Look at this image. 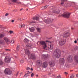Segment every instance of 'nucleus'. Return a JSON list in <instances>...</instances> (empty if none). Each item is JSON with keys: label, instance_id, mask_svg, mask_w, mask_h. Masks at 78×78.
Segmentation results:
<instances>
[{"label": "nucleus", "instance_id": "nucleus-1", "mask_svg": "<svg viewBox=\"0 0 78 78\" xmlns=\"http://www.w3.org/2000/svg\"><path fill=\"white\" fill-rule=\"evenodd\" d=\"M25 54L26 55H28L29 58L30 59H34L35 58V56H34V53H32L29 51V50L27 49L25 50Z\"/></svg>", "mask_w": 78, "mask_h": 78}, {"label": "nucleus", "instance_id": "nucleus-2", "mask_svg": "<svg viewBox=\"0 0 78 78\" xmlns=\"http://www.w3.org/2000/svg\"><path fill=\"white\" fill-rule=\"evenodd\" d=\"M55 53H56V56L57 58L61 57V51L58 48H56L55 50Z\"/></svg>", "mask_w": 78, "mask_h": 78}, {"label": "nucleus", "instance_id": "nucleus-3", "mask_svg": "<svg viewBox=\"0 0 78 78\" xmlns=\"http://www.w3.org/2000/svg\"><path fill=\"white\" fill-rule=\"evenodd\" d=\"M65 40L63 39V38H60L58 41V44L60 45H63L64 44H65L66 41H65Z\"/></svg>", "mask_w": 78, "mask_h": 78}, {"label": "nucleus", "instance_id": "nucleus-4", "mask_svg": "<svg viewBox=\"0 0 78 78\" xmlns=\"http://www.w3.org/2000/svg\"><path fill=\"white\" fill-rule=\"evenodd\" d=\"M4 73L5 74L7 75H11L12 73V71H11L9 69L6 68L4 71Z\"/></svg>", "mask_w": 78, "mask_h": 78}, {"label": "nucleus", "instance_id": "nucleus-5", "mask_svg": "<svg viewBox=\"0 0 78 78\" xmlns=\"http://www.w3.org/2000/svg\"><path fill=\"white\" fill-rule=\"evenodd\" d=\"M40 44H41V45H43V49H45L47 48V44L45 43V41H41Z\"/></svg>", "mask_w": 78, "mask_h": 78}, {"label": "nucleus", "instance_id": "nucleus-6", "mask_svg": "<svg viewBox=\"0 0 78 78\" xmlns=\"http://www.w3.org/2000/svg\"><path fill=\"white\" fill-rule=\"evenodd\" d=\"M4 61L5 62H9L11 61V58L8 56H6Z\"/></svg>", "mask_w": 78, "mask_h": 78}, {"label": "nucleus", "instance_id": "nucleus-7", "mask_svg": "<svg viewBox=\"0 0 78 78\" xmlns=\"http://www.w3.org/2000/svg\"><path fill=\"white\" fill-rule=\"evenodd\" d=\"M70 13H67L66 12H65L64 13H63L62 16L63 17H66V18H69V17H70Z\"/></svg>", "mask_w": 78, "mask_h": 78}, {"label": "nucleus", "instance_id": "nucleus-8", "mask_svg": "<svg viewBox=\"0 0 78 78\" xmlns=\"http://www.w3.org/2000/svg\"><path fill=\"white\" fill-rule=\"evenodd\" d=\"M53 20H51V19H48L47 20H44V21L46 23H51Z\"/></svg>", "mask_w": 78, "mask_h": 78}, {"label": "nucleus", "instance_id": "nucleus-9", "mask_svg": "<svg viewBox=\"0 0 78 78\" xmlns=\"http://www.w3.org/2000/svg\"><path fill=\"white\" fill-rule=\"evenodd\" d=\"M62 36L63 37H67L69 36V33L66 32H65L62 34Z\"/></svg>", "mask_w": 78, "mask_h": 78}, {"label": "nucleus", "instance_id": "nucleus-10", "mask_svg": "<svg viewBox=\"0 0 78 78\" xmlns=\"http://www.w3.org/2000/svg\"><path fill=\"white\" fill-rule=\"evenodd\" d=\"M4 40L7 43H8V42H10V40L8 39V37H4L3 38Z\"/></svg>", "mask_w": 78, "mask_h": 78}, {"label": "nucleus", "instance_id": "nucleus-11", "mask_svg": "<svg viewBox=\"0 0 78 78\" xmlns=\"http://www.w3.org/2000/svg\"><path fill=\"white\" fill-rule=\"evenodd\" d=\"M48 48L49 49L52 50L53 48V44H49L48 45Z\"/></svg>", "mask_w": 78, "mask_h": 78}, {"label": "nucleus", "instance_id": "nucleus-12", "mask_svg": "<svg viewBox=\"0 0 78 78\" xmlns=\"http://www.w3.org/2000/svg\"><path fill=\"white\" fill-rule=\"evenodd\" d=\"M47 66H48V63L47 62H44L43 63V66L44 68H45L46 67H47Z\"/></svg>", "mask_w": 78, "mask_h": 78}, {"label": "nucleus", "instance_id": "nucleus-13", "mask_svg": "<svg viewBox=\"0 0 78 78\" xmlns=\"http://www.w3.org/2000/svg\"><path fill=\"white\" fill-rule=\"evenodd\" d=\"M49 64L51 66V67H53V66H54L55 64H54V63L53 62H50L49 63Z\"/></svg>", "mask_w": 78, "mask_h": 78}, {"label": "nucleus", "instance_id": "nucleus-14", "mask_svg": "<svg viewBox=\"0 0 78 78\" xmlns=\"http://www.w3.org/2000/svg\"><path fill=\"white\" fill-rule=\"evenodd\" d=\"M25 27V24H23L22 25V23H20L19 26L20 28H22V27Z\"/></svg>", "mask_w": 78, "mask_h": 78}, {"label": "nucleus", "instance_id": "nucleus-15", "mask_svg": "<svg viewBox=\"0 0 78 78\" xmlns=\"http://www.w3.org/2000/svg\"><path fill=\"white\" fill-rule=\"evenodd\" d=\"M29 30L31 32H33L34 31V27H32L29 29Z\"/></svg>", "mask_w": 78, "mask_h": 78}, {"label": "nucleus", "instance_id": "nucleus-16", "mask_svg": "<svg viewBox=\"0 0 78 78\" xmlns=\"http://www.w3.org/2000/svg\"><path fill=\"white\" fill-rule=\"evenodd\" d=\"M29 73H30V72H29V71H28V73L25 74L24 76H25V77H27V76H29Z\"/></svg>", "mask_w": 78, "mask_h": 78}, {"label": "nucleus", "instance_id": "nucleus-17", "mask_svg": "<svg viewBox=\"0 0 78 78\" xmlns=\"http://www.w3.org/2000/svg\"><path fill=\"white\" fill-rule=\"evenodd\" d=\"M5 37L4 34H0V38L1 39Z\"/></svg>", "mask_w": 78, "mask_h": 78}, {"label": "nucleus", "instance_id": "nucleus-18", "mask_svg": "<svg viewBox=\"0 0 78 78\" xmlns=\"http://www.w3.org/2000/svg\"><path fill=\"white\" fill-rule=\"evenodd\" d=\"M33 19L34 20H39V17H33Z\"/></svg>", "mask_w": 78, "mask_h": 78}, {"label": "nucleus", "instance_id": "nucleus-19", "mask_svg": "<svg viewBox=\"0 0 78 78\" xmlns=\"http://www.w3.org/2000/svg\"><path fill=\"white\" fill-rule=\"evenodd\" d=\"M74 60L75 62H77L78 63V58L77 57H75L74 58Z\"/></svg>", "mask_w": 78, "mask_h": 78}, {"label": "nucleus", "instance_id": "nucleus-20", "mask_svg": "<svg viewBox=\"0 0 78 78\" xmlns=\"http://www.w3.org/2000/svg\"><path fill=\"white\" fill-rule=\"evenodd\" d=\"M5 44V42L4 40H1L0 41V44Z\"/></svg>", "mask_w": 78, "mask_h": 78}, {"label": "nucleus", "instance_id": "nucleus-21", "mask_svg": "<svg viewBox=\"0 0 78 78\" xmlns=\"http://www.w3.org/2000/svg\"><path fill=\"white\" fill-rule=\"evenodd\" d=\"M29 40L27 38H25L24 39V42H25V43H27V42H28Z\"/></svg>", "mask_w": 78, "mask_h": 78}, {"label": "nucleus", "instance_id": "nucleus-22", "mask_svg": "<svg viewBox=\"0 0 78 78\" xmlns=\"http://www.w3.org/2000/svg\"><path fill=\"white\" fill-rule=\"evenodd\" d=\"M53 12L54 13H57L58 14V13H59V11H57V10H54Z\"/></svg>", "mask_w": 78, "mask_h": 78}, {"label": "nucleus", "instance_id": "nucleus-23", "mask_svg": "<svg viewBox=\"0 0 78 78\" xmlns=\"http://www.w3.org/2000/svg\"><path fill=\"white\" fill-rule=\"evenodd\" d=\"M3 64V62L2 61V60L0 59V65H2Z\"/></svg>", "mask_w": 78, "mask_h": 78}, {"label": "nucleus", "instance_id": "nucleus-24", "mask_svg": "<svg viewBox=\"0 0 78 78\" xmlns=\"http://www.w3.org/2000/svg\"><path fill=\"white\" fill-rule=\"evenodd\" d=\"M16 49L17 51H19V49H20V46H18Z\"/></svg>", "mask_w": 78, "mask_h": 78}, {"label": "nucleus", "instance_id": "nucleus-25", "mask_svg": "<svg viewBox=\"0 0 78 78\" xmlns=\"http://www.w3.org/2000/svg\"><path fill=\"white\" fill-rule=\"evenodd\" d=\"M37 30L38 31V32H40L41 31V29H40V28H37Z\"/></svg>", "mask_w": 78, "mask_h": 78}, {"label": "nucleus", "instance_id": "nucleus-26", "mask_svg": "<svg viewBox=\"0 0 78 78\" xmlns=\"http://www.w3.org/2000/svg\"><path fill=\"white\" fill-rule=\"evenodd\" d=\"M41 62L40 60L38 61L37 62V64H40V63H41Z\"/></svg>", "mask_w": 78, "mask_h": 78}, {"label": "nucleus", "instance_id": "nucleus-27", "mask_svg": "<svg viewBox=\"0 0 78 78\" xmlns=\"http://www.w3.org/2000/svg\"><path fill=\"white\" fill-rule=\"evenodd\" d=\"M64 1H65L64 0H61L62 2L61 3V5H63L64 4L63 2H64Z\"/></svg>", "mask_w": 78, "mask_h": 78}, {"label": "nucleus", "instance_id": "nucleus-28", "mask_svg": "<svg viewBox=\"0 0 78 78\" xmlns=\"http://www.w3.org/2000/svg\"><path fill=\"white\" fill-rule=\"evenodd\" d=\"M20 62H21V63H23V62H24V60H20Z\"/></svg>", "mask_w": 78, "mask_h": 78}, {"label": "nucleus", "instance_id": "nucleus-29", "mask_svg": "<svg viewBox=\"0 0 78 78\" xmlns=\"http://www.w3.org/2000/svg\"><path fill=\"white\" fill-rule=\"evenodd\" d=\"M14 40H13L11 41L10 43H11L12 44L13 43H14Z\"/></svg>", "mask_w": 78, "mask_h": 78}, {"label": "nucleus", "instance_id": "nucleus-30", "mask_svg": "<svg viewBox=\"0 0 78 78\" xmlns=\"http://www.w3.org/2000/svg\"><path fill=\"white\" fill-rule=\"evenodd\" d=\"M70 78H74V75H72L71 76Z\"/></svg>", "mask_w": 78, "mask_h": 78}, {"label": "nucleus", "instance_id": "nucleus-31", "mask_svg": "<svg viewBox=\"0 0 78 78\" xmlns=\"http://www.w3.org/2000/svg\"><path fill=\"white\" fill-rule=\"evenodd\" d=\"M34 74L33 73H32L31 74V77H33V76H34Z\"/></svg>", "mask_w": 78, "mask_h": 78}, {"label": "nucleus", "instance_id": "nucleus-32", "mask_svg": "<svg viewBox=\"0 0 78 78\" xmlns=\"http://www.w3.org/2000/svg\"><path fill=\"white\" fill-rule=\"evenodd\" d=\"M9 33H10V34H12V33H13V31L10 30L9 31Z\"/></svg>", "mask_w": 78, "mask_h": 78}, {"label": "nucleus", "instance_id": "nucleus-33", "mask_svg": "<svg viewBox=\"0 0 78 78\" xmlns=\"http://www.w3.org/2000/svg\"><path fill=\"white\" fill-rule=\"evenodd\" d=\"M17 0H12V2H17Z\"/></svg>", "mask_w": 78, "mask_h": 78}, {"label": "nucleus", "instance_id": "nucleus-34", "mask_svg": "<svg viewBox=\"0 0 78 78\" xmlns=\"http://www.w3.org/2000/svg\"><path fill=\"white\" fill-rule=\"evenodd\" d=\"M27 70H30V68L29 67H27Z\"/></svg>", "mask_w": 78, "mask_h": 78}, {"label": "nucleus", "instance_id": "nucleus-35", "mask_svg": "<svg viewBox=\"0 0 78 78\" xmlns=\"http://www.w3.org/2000/svg\"><path fill=\"white\" fill-rule=\"evenodd\" d=\"M47 8V5H46L44 7V9H46Z\"/></svg>", "mask_w": 78, "mask_h": 78}, {"label": "nucleus", "instance_id": "nucleus-36", "mask_svg": "<svg viewBox=\"0 0 78 78\" xmlns=\"http://www.w3.org/2000/svg\"><path fill=\"white\" fill-rule=\"evenodd\" d=\"M5 50H6V51H10V49H5Z\"/></svg>", "mask_w": 78, "mask_h": 78}, {"label": "nucleus", "instance_id": "nucleus-37", "mask_svg": "<svg viewBox=\"0 0 78 78\" xmlns=\"http://www.w3.org/2000/svg\"><path fill=\"white\" fill-rule=\"evenodd\" d=\"M57 78H61V76H58L57 77Z\"/></svg>", "mask_w": 78, "mask_h": 78}, {"label": "nucleus", "instance_id": "nucleus-38", "mask_svg": "<svg viewBox=\"0 0 78 78\" xmlns=\"http://www.w3.org/2000/svg\"><path fill=\"white\" fill-rule=\"evenodd\" d=\"M29 23H34V22H30Z\"/></svg>", "mask_w": 78, "mask_h": 78}, {"label": "nucleus", "instance_id": "nucleus-39", "mask_svg": "<svg viewBox=\"0 0 78 78\" xmlns=\"http://www.w3.org/2000/svg\"><path fill=\"white\" fill-rule=\"evenodd\" d=\"M62 62H64V58H62Z\"/></svg>", "mask_w": 78, "mask_h": 78}, {"label": "nucleus", "instance_id": "nucleus-40", "mask_svg": "<svg viewBox=\"0 0 78 78\" xmlns=\"http://www.w3.org/2000/svg\"><path fill=\"white\" fill-rule=\"evenodd\" d=\"M74 43H75V44H76V43H77V41H76L75 40V41H74Z\"/></svg>", "mask_w": 78, "mask_h": 78}, {"label": "nucleus", "instance_id": "nucleus-41", "mask_svg": "<svg viewBox=\"0 0 78 78\" xmlns=\"http://www.w3.org/2000/svg\"><path fill=\"white\" fill-rule=\"evenodd\" d=\"M65 75H67V74H68V73H67L66 72H65Z\"/></svg>", "mask_w": 78, "mask_h": 78}, {"label": "nucleus", "instance_id": "nucleus-42", "mask_svg": "<svg viewBox=\"0 0 78 78\" xmlns=\"http://www.w3.org/2000/svg\"><path fill=\"white\" fill-rule=\"evenodd\" d=\"M14 22V20H12L11 21V22H12V23H13V22Z\"/></svg>", "mask_w": 78, "mask_h": 78}, {"label": "nucleus", "instance_id": "nucleus-43", "mask_svg": "<svg viewBox=\"0 0 78 78\" xmlns=\"http://www.w3.org/2000/svg\"><path fill=\"white\" fill-rule=\"evenodd\" d=\"M8 13H6L5 15V16H8Z\"/></svg>", "mask_w": 78, "mask_h": 78}, {"label": "nucleus", "instance_id": "nucleus-44", "mask_svg": "<svg viewBox=\"0 0 78 78\" xmlns=\"http://www.w3.org/2000/svg\"><path fill=\"white\" fill-rule=\"evenodd\" d=\"M70 59L71 61H72V60H73V58H70Z\"/></svg>", "mask_w": 78, "mask_h": 78}, {"label": "nucleus", "instance_id": "nucleus-45", "mask_svg": "<svg viewBox=\"0 0 78 78\" xmlns=\"http://www.w3.org/2000/svg\"><path fill=\"white\" fill-rule=\"evenodd\" d=\"M31 70H32V71H33V68H31Z\"/></svg>", "mask_w": 78, "mask_h": 78}, {"label": "nucleus", "instance_id": "nucleus-46", "mask_svg": "<svg viewBox=\"0 0 78 78\" xmlns=\"http://www.w3.org/2000/svg\"><path fill=\"white\" fill-rule=\"evenodd\" d=\"M76 76L77 77H78V74L76 75Z\"/></svg>", "mask_w": 78, "mask_h": 78}, {"label": "nucleus", "instance_id": "nucleus-47", "mask_svg": "<svg viewBox=\"0 0 78 78\" xmlns=\"http://www.w3.org/2000/svg\"><path fill=\"white\" fill-rule=\"evenodd\" d=\"M23 9H20V11H22Z\"/></svg>", "mask_w": 78, "mask_h": 78}, {"label": "nucleus", "instance_id": "nucleus-48", "mask_svg": "<svg viewBox=\"0 0 78 78\" xmlns=\"http://www.w3.org/2000/svg\"><path fill=\"white\" fill-rule=\"evenodd\" d=\"M77 41H78V38H77Z\"/></svg>", "mask_w": 78, "mask_h": 78}, {"label": "nucleus", "instance_id": "nucleus-49", "mask_svg": "<svg viewBox=\"0 0 78 78\" xmlns=\"http://www.w3.org/2000/svg\"><path fill=\"white\" fill-rule=\"evenodd\" d=\"M18 73H17V75L16 76H17V74H18Z\"/></svg>", "mask_w": 78, "mask_h": 78}, {"label": "nucleus", "instance_id": "nucleus-50", "mask_svg": "<svg viewBox=\"0 0 78 78\" xmlns=\"http://www.w3.org/2000/svg\"><path fill=\"white\" fill-rule=\"evenodd\" d=\"M71 29H73V28H71Z\"/></svg>", "mask_w": 78, "mask_h": 78}, {"label": "nucleus", "instance_id": "nucleus-51", "mask_svg": "<svg viewBox=\"0 0 78 78\" xmlns=\"http://www.w3.org/2000/svg\"><path fill=\"white\" fill-rule=\"evenodd\" d=\"M46 42H48V41H46Z\"/></svg>", "mask_w": 78, "mask_h": 78}, {"label": "nucleus", "instance_id": "nucleus-52", "mask_svg": "<svg viewBox=\"0 0 78 78\" xmlns=\"http://www.w3.org/2000/svg\"><path fill=\"white\" fill-rule=\"evenodd\" d=\"M53 76V75H52V76Z\"/></svg>", "mask_w": 78, "mask_h": 78}, {"label": "nucleus", "instance_id": "nucleus-53", "mask_svg": "<svg viewBox=\"0 0 78 78\" xmlns=\"http://www.w3.org/2000/svg\"><path fill=\"white\" fill-rule=\"evenodd\" d=\"M28 23H29V22L28 21Z\"/></svg>", "mask_w": 78, "mask_h": 78}, {"label": "nucleus", "instance_id": "nucleus-54", "mask_svg": "<svg viewBox=\"0 0 78 78\" xmlns=\"http://www.w3.org/2000/svg\"><path fill=\"white\" fill-rule=\"evenodd\" d=\"M65 6H66V4H65Z\"/></svg>", "mask_w": 78, "mask_h": 78}]
</instances>
